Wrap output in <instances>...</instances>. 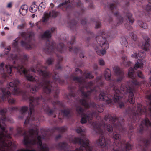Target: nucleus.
I'll return each instance as SVG.
<instances>
[{
  "label": "nucleus",
  "mask_w": 151,
  "mask_h": 151,
  "mask_svg": "<svg viewBox=\"0 0 151 151\" xmlns=\"http://www.w3.org/2000/svg\"><path fill=\"white\" fill-rule=\"evenodd\" d=\"M4 64L3 63H1L0 65V72L1 74H5L7 73L8 74H11L12 69L14 68H16L20 74L23 73L26 78L28 81H35L36 82L39 81L36 76H34L33 75L29 73L31 71L34 72H37L40 76L44 77L47 78L49 77L50 74L46 71H43L40 68H41V65L40 63H38L36 65L33 66L29 70L25 69L22 65H18L17 66H13L9 65H5V70L3 68Z\"/></svg>",
  "instance_id": "nucleus-1"
},
{
  "label": "nucleus",
  "mask_w": 151,
  "mask_h": 151,
  "mask_svg": "<svg viewBox=\"0 0 151 151\" xmlns=\"http://www.w3.org/2000/svg\"><path fill=\"white\" fill-rule=\"evenodd\" d=\"M131 84L132 86L131 87H126L125 85L122 84L121 85V91H122L123 93L120 91L118 89L117 86H113L112 88L114 91V96L113 98H112V99L110 98H109L104 93H101L99 94V99L101 101H106L108 104L111 102L113 100L115 102H117L120 99L121 93L125 94L128 93L129 101L131 104H133L135 102L133 93L135 92L136 88L140 85V83L136 81H135L132 82Z\"/></svg>",
  "instance_id": "nucleus-2"
},
{
  "label": "nucleus",
  "mask_w": 151,
  "mask_h": 151,
  "mask_svg": "<svg viewBox=\"0 0 151 151\" xmlns=\"http://www.w3.org/2000/svg\"><path fill=\"white\" fill-rule=\"evenodd\" d=\"M76 110L77 112L81 115V122L82 124L86 123L87 121L91 124V127L98 134L103 135L104 134V129H105L109 132H112L113 129L111 126L110 124L105 125L103 122L102 123H96L93 122L91 123V119L93 116H97V113L95 112L92 113H87L86 115L83 114V109L80 106H78L76 107Z\"/></svg>",
  "instance_id": "nucleus-3"
},
{
  "label": "nucleus",
  "mask_w": 151,
  "mask_h": 151,
  "mask_svg": "<svg viewBox=\"0 0 151 151\" xmlns=\"http://www.w3.org/2000/svg\"><path fill=\"white\" fill-rule=\"evenodd\" d=\"M19 82L17 80H15L13 82H10L7 88H2L1 89L2 93H1V98L3 101H5L8 99V102L10 104H14L15 102L14 99L12 98H9L10 97L11 93L8 90V88L10 87L13 88L12 91V93L13 95L19 94L20 92V90L17 86L19 84Z\"/></svg>",
  "instance_id": "nucleus-4"
},
{
  "label": "nucleus",
  "mask_w": 151,
  "mask_h": 151,
  "mask_svg": "<svg viewBox=\"0 0 151 151\" xmlns=\"http://www.w3.org/2000/svg\"><path fill=\"white\" fill-rule=\"evenodd\" d=\"M73 80L78 82L81 85L80 86V91L85 98L87 97L91 94V91H92L91 88H92L94 84L93 82H90L86 85V81L82 78L74 77Z\"/></svg>",
  "instance_id": "nucleus-5"
},
{
  "label": "nucleus",
  "mask_w": 151,
  "mask_h": 151,
  "mask_svg": "<svg viewBox=\"0 0 151 151\" xmlns=\"http://www.w3.org/2000/svg\"><path fill=\"white\" fill-rule=\"evenodd\" d=\"M51 83V82L48 80H44L38 86L36 85L29 84L28 85L27 87L30 89L31 93H34L40 88L43 87L44 92L48 94L50 93L52 89Z\"/></svg>",
  "instance_id": "nucleus-6"
},
{
  "label": "nucleus",
  "mask_w": 151,
  "mask_h": 151,
  "mask_svg": "<svg viewBox=\"0 0 151 151\" xmlns=\"http://www.w3.org/2000/svg\"><path fill=\"white\" fill-rule=\"evenodd\" d=\"M113 137L116 141L114 144V147L113 151H119L118 149L122 150V151H127L131 149V146L129 143H122L120 142L121 136L116 132H114Z\"/></svg>",
  "instance_id": "nucleus-7"
},
{
  "label": "nucleus",
  "mask_w": 151,
  "mask_h": 151,
  "mask_svg": "<svg viewBox=\"0 0 151 151\" xmlns=\"http://www.w3.org/2000/svg\"><path fill=\"white\" fill-rule=\"evenodd\" d=\"M116 35V33H115L114 35L111 33V34L108 33H106L103 30L99 32L98 36L96 37V41L100 46L102 47L104 46L105 48L107 49L109 46L105 37L111 36L112 37H115Z\"/></svg>",
  "instance_id": "nucleus-8"
},
{
  "label": "nucleus",
  "mask_w": 151,
  "mask_h": 151,
  "mask_svg": "<svg viewBox=\"0 0 151 151\" xmlns=\"http://www.w3.org/2000/svg\"><path fill=\"white\" fill-rule=\"evenodd\" d=\"M137 111L136 110V108L135 107L132 108H129L128 111H126V114H129L132 116L131 118L135 119V118H136L138 115H140L143 114V113L145 112L146 111V109L144 106H143L141 104H138L137 106ZM130 116V115H129Z\"/></svg>",
  "instance_id": "nucleus-9"
},
{
  "label": "nucleus",
  "mask_w": 151,
  "mask_h": 151,
  "mask_svg": "<svg viewBox=\"0 0 151 151\" xmlns=\"http://www.w3.org/2000/svg\"><path fill=\"white\" fill-rule=\"evenodd\" d=\"M42 99V97H37L34 98L33 97H31L29 99L30 101V111L31 115L29 114L30 117L29 118V116H27L24 122V123L26 124L29 123L30 121L34 120V116L33 115H31L32 113L34 111V108L35 106L38 104L39 102L41 101Z\"/></svg>",
  "instance_id": "nucleus-10"
},
{
  "label": "nucleus",
  "mask_w": 151,
  "mask_h": 151,
  "mask_svg": "<svg viewBox=\"0 0 151 151\" xmlns=\"http://www.w3.org/2000/svg\"><path fill=\"white\" fill-rule=\"evenodd\" d=\"M80 102L82 105L86 108H88L89 107H92L99 112H101L103 111V107L102 106L96 105L94 103H91L89 105L84 99H81Z\"/></svg>",
  "instance_id": "nucleus-11"
},
{
  "label": "nucleus",
  "mask_w": 151,
  "mask_h": 151,
  "mask_svg": "<svg viewBox=\"0 0 151 151\" xmlns=\"http://www.w3.org/2000/svg\"><path fill=\"white\" fill-rule=\"evenodd\" d=\"M145 62L144 60H138L137 63L135 65V66L134 68L133 69L130 68L128 72V75L132 79L134 78L135 74L134 72V69H136V68H140L143 67V65L145 63Z\"/></svg>",
  "instance_id": "nucleus-12"
},
{
  "label": "nucleus",
  "mask_w": 151,
  "mask_h": 151,
  "mask_svg": "<svg viewBox=\"0 0 151 151\" xmlns=\"http://www.w3.org/2000/svg\"><path fill=\"white\" fill-rule=\"evenodd\" d=\"M100 135L101 136L96 141L97 145L102 148H104L106 147L108 148L109 147H110L111 141L110 140L106 141L103 135Z\"/></svg>",
  "instance_id": "nucleus-13"
},
{
  "label": "nucleus",
  "mask_w": 151,
  "mask_h": 151,
  "mask_svg": "<svg viewBox=\"0 0 151 151\" xmlns=\"http://www.w3.org/2000/svg\"><path fill=\"white\" fill-rule=\"evenodd\" d=\"M59 13L56 11L52 10L49 13L45 12L43 17V21L47 22L50 18H55L58 14Z\"/></svg>",
  "instance_id": "nucleus-14"
},
{
  "label": "nucleus",
  "mask_w": 151,
  "mask_h": 151,
  "mask_svg": "<svg viewBox=\"0 0 151 151\" xmlns=\"http://www.w3.org/2000/svg\"><path fill=\"white\" fill-rule=\"evenodd\" d=\"M114 72L117 76H119L117 79V82L121 81L124 78V73L122 70L118 66H114L113 68Z\"/></svg>",
  "instance_id": "nucleus-15"
},
{
  "label": "nucleus",
  "mask_w": 151,
  "mask_h": 151,
  "mask_svg": "<svg viewBox=\"0 0 151 151\" xmlns=\"http://www.w3.org/2000/svg\"><path fill=\"white\" fill-rule=\"evenodd\" d=\"M148 126H151V123L148 119L146 118L142 121L139 128V132L140 133L142 132L145 129V127Z\"/></svg>",
  "instance_id": "nucleus-16"
},
{
  "label": "nucleus",
  "mask_w": 151,
  "mask_h": 151,
  "mask_svg": "<svg viewBox=\"0 0 151 151\" xmlns=\"http://www.w3.org/2000/svg\"><path fill=\"white\" fill-rule=\"evenodd\" d=\"M46 48L44 49V51L46 52H52L53 51L54 42L51 39L48 40L46 42Z\"/></svg>",
  "instance_id": "nucleus-17"
},
{
  "label": "nucleus",
  "mask_w": 151,
  "mask_h": 151,
  "mask_svg": "<svg viewBox=\"0 0 151 151\" xmlns=\"http://www.w3.org/2000/svg\"><path fill=\"white\" fill-rule=\"evenodd\" d=\"M144 40L142 42L141 48L145 50H148L150 47V39L147 37H145L144 38Z\"/></svg>",
  "instance_id": "nucleus-18"
},
{
  "label": "nucleus",
  "mask_w": 151,
  "mask_h": 151,
  "mask_svg": "<svg viewBox=\"0 0 151 151\" xmlns=\"http://www.w3.org/2000/svg\"><path fill=\"white\" fill-rule=\"evenodd\" d=\"M29 37L26 38L25 41H22L21 42L22 45L27 49H31L33 47L31 43L29 40Z\"/></svg>",
  "instance_id": "nucleus-19"
},
{
  "label": "nucleus",
  "mask_w": 151,
  "mask_h": 151,
  "mask_svg": "<svg viewBox=\"0 0 151 151\" xmlns=\"http://www.w3.org/2000/svg\"><path fill=\"white\" fill-rule=\"evenodd\" d=\"M28 109L29 108L27 106H24L22 107L20 109V112L22 116H19V118L20 119H23L24 117H26V115H27V112Z\"/></svg>",
  "instance_id": "nucleus-20"
},
{
  "label": "nucleus",
  "mask_w": 151,
  "mask_h": 151,
  "mask_svg": "<svg viewBox=\"0 0 151 151\" xmlns=\"http://www.w3.org/2000/svg\"><path fill=\"white\" fill-rule=\"evenodd\" d=\"M55 29L54 28H52L50 30H47L41 36L42 38H49L51 37V33L53 32Z\"/></svg>",
  "instance_id": "nucleus-21"
},
{
  "label": "nucleus",
  "mask_w": 151,
  "mask_h": 151,
  "mask_svg": "<svg viewBox=\"0 0 151 151\" xmlns=\"http://www.w3.org/2000/svg\"><path fill=\"white\" fill-rule=\"evenodd\" d=\"M95 44V43L94 44V45H93V47L95 49V50H96V53L98 55H103L105 54L106 53V51L105 50V48H104V49H103L102 50H99V47H98Z\"/></svg>",
  "instance_id": "nucleus-22"
},
{
  "label": "nucleus",
  "mask_w": 151,
  "mask_h": 151,
  "mask_svg": "<svg viewBox=\"0 0 151 151\" xmlns=\"http://www.w3.org/2000/svg\"><path fill=\"white\" fill-rule=\"evenodd\" d=\"M104 76L105 79L108 81L110 80L111 78V71L109 69H107L105 71Z\"/></svg>",
  "instance_id": "nucleus-23"
},
{
  "label": "nucleus",
  "mask_w": 151,
  "mask_h": 151,
  "mask_svg": "<svg viewBox=\"0 0 151 151\" xmlns=\"http://www.w3.org/2000/svg\"><path fill=\"white\" fill-rule=\"evenodd\" d=\"M28 7L26 5H23L21 7L19 12L20 14L22 15H25L27 13Z\"/></svg>",
  "instance_id": "nucleus-24"
},
{
  "label": "nucleus",
  "mask_w": 151,
  "mask_h": 151,
  "mask_svg": "<svg viewBox=\"0 0 151 151\" xmlns=\"http://www.w3.org/2000/svg\"><path fill=\"white\" fill-rule=\"evenodd\" d=\"M37 6L35 4V2H33L31 6L29 8V11L32 13H34L37 9Z\"/></svg>",
  "instance_id": "nucleus-25"
},
{
  "label": "nucleus",
  "mask_w": 151,
  "mask_h": 151,
  "mask_svg": "<svg viewBox=\"0 0 151 151\" xmlns=\"http://www.w3.org/2000/svg\"><path fill=\"white\" fill-rule=\"evenodd\" d=\"M120 43L123 47H127L128 46V42L126 38L122 37L121 38V40L120 41Z\"/></svg>",
  "instance_id": "nucleus-26"
},
{
  "label": "nucleus",
  "mask_w": 151,
  "mask_h": 151,
  "mask_svg": "<svg viewBox=\"0 0 151 151\" xmlns=\"http://www.w3.org/2000/svg\"><path fill=\"white\" fill-rule=\"evenodd\" d=\"M104 119L106 121L112 120L114 121L115 122H116L117 120V119L115 118H114L111 115L108 114L104 118Z\"/></svg>",
  "instance_id": "nucleus-27"
},
{
  "label": "nucleus",
  "mask_w": 151,
  "mask_h": 151,
  "mask_svg": "<svg viewBox=\"0 0 151 151\" xmlns=\"http://www.w3.org/2000/svg\"><path fill=\"white\" fill-rule=\"evenodd\" d=\"M111 9L112 11V12L114 13L115 16L117 15L118 14V12L117 11L116 8L115 6H114V4H111L110 5Z\"/></svg>",
  "instance_id": "nucleus-28"
},
{
  "label": "nucleus",
  "mask_w": 151,
  "mask_h": 151,
  "mask_svg": "<svg viewBox=\"0 0 151 151\" xmlns=\"http://www.w3.org/2000/svg\"><path fill=\"white\" fill-rule=\"evenodd\" d=\"M64 45L63 43H60L57 46L55 49L59 52H62L63 50L64 49Z\"/></svg>",
  "instance_id": "nucleus-29"
},
{
  "label": "nucleus",
  "mask_w": 151,
  "mask_h": 151,
  "mask_svg": "<svg viewBox=\"0 0 151 151\" xmlns=\"http://www.w3.org/2000/svg\"><path fill=\"white\" fill-rule=\"evenodd\" d=\"M123 60V63H124V65L126 67H128L130 64V62L127 61V58L126 57L124 56L122 58Z\"/></svg>",
  "instance_id": "nucleus-30"
},
{
  "label": "nucleus",
  "mask_w": 151,
  "mask_h": 151,
  "mask_svg": "<svg viewBox=\"0 0 151 151\" xmlns=\"http://www.w3.org/2000/svg\"><path fill=\"white\" fill-rule=\"evenodd\" d=\"M138 24L139 26L142 28L146 29L148 27L147 24L144 23L141 21H139L138 22Z\"/></svg>",
  "instance_id": "nucleus-31"
},
{
  "label": "nucleus",
  "mask_w": 151,
  "mask_h": 151,
  "mask_svg": "<svg viewBox=\"0 0 151 151\" xmlns=\"http://www.w3.org/2000/svg\"><path fill=\"white\" fill-rule=\"evenodd\" d=\"M126 17L128 18L130 23L132 24L134 22V20L132 17V14L129 13H127L126 15Z\"/></svg>",
  "instance_id": "nucleus-32"
},
{
  "label": "nucleus",
  "mask_w": 151,
  "mask_h": 151,
  "mask_svg": "<svg viewBox=\"0 0 151 151\" xmlns=\"http://www.w3.org/2000/svg\"><path fill=\"white\" fill-rule=\"evenodd\" d=\"M53 62V59L52 58H48L46 61L45 64L50 65H52Z\"/></svg>",
  "instance_id": "nucleus-33"
},
{
  "label": "nucleus",
  "mask_w": 151,
  "mask_h": 151,
  "mask_svg": "<svg viewBox=\"0 0 151 151\" xmlns=\"http://www.w3.org/2000/svg\"><path fill=\"white\" fill-rule=\"evenodd\" d=\"M70 2V0H68L67 1L60 3L58 6V8L62 7L63 6L67 5Z\"/></svg>",
  "instance_id": "nucleus-34"
},
{
  "label": "nucleus",
  "mask_w": 151,
  "mask_h": 151,
  "mask_svg": "<svg viewBox=\"0 0 151 151\" xmlns=\"http://www.w3.org/2000/svg\"><path fill=\"white\" fill-rule=\"evenodd\" d=\"M11 59L10 60V61L11 60H12L13 63H15V60H17L18 59V57L16 55H11Z\"/></svg>",
  "instance_id": "nucleus-35"
},
{
  "label": "nucleus",
  "mask_w": 151,
  "mask_h": 151,
  "mask_svg": "<svg viewBox=\"0 0 151 151\" xmlns=\"http://www.w3.org/2000/svg\"><path fill=\"white\" fill-rule=\"evenodd\" d=\"M138 56H139L140 58H143L146 56V54L145 52L144 51L139 52V53Z\"/></svg>",
  "instance_id": "nucleus-36"
},
{
  "label": "nucleus",
  "mask_w": 151,
  "mask_h": 151,
  "mask_svg": "<svg viewBox=\"0 0 151 151\" xmlns=\"http://www.w3.org/2000/svg\"><path fill=\"white\" fill-rule=\"evenodd\" d=\"M7 111V110L6 109H0V115H4V114L6 113Z\"/></svg>",
  "instance_id": "nucleus-37"
},
{
  "label": "nucleus",
  "mask_w": 151,
  "mask_h": 151,
  "mask_svg": "<svg viewBox=\"0 0 151 151\" xmlns=\"http://www.w3.org/2000/svg\"><path fill=\"white\" fill-rule=\"evenodd\" d=\"M137 75L139 77L141 78H144V76H143L142 72L140 71H138L137 72Z\"/></svg>",
  "instance_id": "nucleus-38"
},
{
  "label": "nucleus",
  "mask_w": 151,
  "mask_h": 151,
  "mask_svg": "<svg viewBox=\"0 0 151 151\" xmlns=\"http://www.w3.org/2000/svg\"><path fill=\"white\" fill-rule=\"evenodd\" d=\"M99 64L101 65H104L105 64V62L102 59H100L99 60Z\"/></svg>",
  "instance_id": "nucleus-39"
},
{
  "label": "nucleus",
  "mask_w": 151,
  "mask_h": 151,
  "mask_svg": "<svg viewBox=\"0 0 151 151\" xmlns=\"http://www.w3.org/2000/svg\"><path fill=\"white\" fill-rule=\"evenodd\" d=\"M59 130L62 132L65 131L67 129V127H63L60 128H58Z\"/></svg>",
  "instance_id": "nucleus-40"
},
{
  "label": "nucleus",
  "mask_w": 151,
  "mask_h": 151,
  "mask_svg": "<svg viewBox=\"0 0 151 151\" xmlns=\"http://www.w3.org/2000/svg\"><path fill=\"white\" fill-rule=\"evenodd\" d=\"M146 9L147 11H150L151 10V3H149L146 6Z\"/></svg>",
  "instance_id": "nucleus-41"
},
{
  "label": "nucleus",
  "mask_w": 151,
  "mask_h": 151,
  "mask_svg": "<svg viewBox=\"0 0 151 151\" xmlns=\"http://www.w3.org/2000/svg\"><path fill=\"white\" fill-rule=\"evenodd\" d=\"M62 112L66 116H67L70 113V111L68 109L65 110L64 111H62Z\"/></svg>",
  "instance_id": "nucleus-42"
},
{
  "label": "nucleus",
  "mask_w": 151,
  "mask_h": 151,
  "mask_svg": "<svg viewBox=\"0 0 151 151\" xmlns=\"http://www.w3.org/2000/svg\"><path fill=\"white\" fill-rule=\"evenodd\" d=\"M101 26V24L99 22H97L95 24V28L98 29L100 28Z\"/></svg>",
  "instance_id": "nucleus-43"
},
{
  "label": "nucleus",
  "mask_w": 151,
  "mask_h": 151,
  "mask_svg": "<svg viewBox=\"0 0 151 151\" xmlns=\"http://www.w3.org/2000/svg\"><path fill=\"white\" fill-rule=\"evenodd\" d=\"M85 77L87 78H93V76L90 73H87L85 76Z\"/></svg>",
  "instance_id": "nucleus-44"
},
{
  "label": "nucleus",
  "mask_w": 151,
  "mask_h": 151,
  "mask_svg": "<svg viewBox=\"0 0 151 151\" xmlns=\"http://www.w3.org/2000/svg\"><path fill=\"white\" fill-rule=\"evenodd\" d=\"M24 28V25L23 24H21L17 26V28L18 29H21Z\"/></svg>",
  "instance_id": "nucleus-45"
},
{
  "label": "nucleus",
  "mask_w": 151,
  "mask_h": 151,
  "mask_svg": "<svg viewBox=\"0 0 151 151\" xmlns=\"http://www.w3.org/2000/svg\"><path fill=\"white\" fill-rule=\"evenodd\" d=\"M132 57L134 58H138V55L136 53H134L131 56Z\"/></svg>",
  "instance_id": "nucleus-46"
},
{
  "label": "nucleus",
  "mask_w": 151,
  "mask_h": 151,
  "mask_svg": "<svg viewBox=\"0 0 151 151\" xmlns=\"http://www.w3.org/2000/svg\"><path fill=\"white\" fill-rule=\"evenodd\" d=\"M12 5V2H10L7 4V7L8 8H11Z\"/></svg>",
  "instance_id": "nucleus-47"
},
{
  "label": "nucleus",
  "mask_w": 151,
  "mask_h": 151,
  "mask_svg": "<svg viewBox=\"0 0 151 151\" xmlns=\"http://www.w3.org/2000/svg\"><path fill=\"white\" fill-rule=\"evenodd\" d=\"M76 4L78 6H80L81 4V1L79 0H78L77 1Z\"/></svg>",
  "instance_id": "nucleus-48"
},
{
  "label": "nucleus",
  "mask_w": 151,
  "mask_h": 151,
  "mask_svg": "<svg viewBox=\"0 0 151 151\" xmlns=\"http://www.w3.org/2000/svg\"><path fill=\"white\" fill-rule=\"evenodd\" d=\"M118 128H119V130L120 131H121L122 132V131L121 130V129H122V130L123 131H125V128H124L122 126H118Z\"/></svg>",
  "instance_id": "nucleus-49"
},
{
  "label": "nucleus",
  "mask_w": 151,
  "mask_h": 151,
  "mask_svg": "<svg viewBox=\"0 0 151 151\" xmlns=\"http://www.w3.org/2000/svg\"><path fill=\"white\" fill-rule=\"evenodd\" d=\"M17 109V107H11L9 108V110L11 111H13L16 110Z\"/></svg>",
  "instance_id": "nucleus-50"
},
{
  "label": "nucleus",
  "mask_w": 151,
  "mask_h": 151,
  "mask_svg": "<svg viewBox=\"0 0 151 151\" xmlns=\"http://www.w3.org/2000/svg\"><path fill=\"white\" fill-rule=\"evenodd\" d=\"M55 76L53 77V78L54 79L58 80L59 79V77L57 75V74H55Z\"/></svg>",
  "instance_id": "nucleus-51"
},
{
  "label": "nucleus",
  "mask_w": 151,
  "mask_h": 151,
  "mask_svg": "<svg viewBox=\"0 0 151 151\" xmlns=\"http://www.w3.org/2000/svg\"><path fill=\"white\" fill-rule=\"evenodd\" d=\"M17 45V42L15 40H14L13 43V45L14 47H16Z\"/></svg>",
  "instance_id": "nucleus-52"
},
{
  "label": "nucleus",
  "mask_w": 151,
  "mask_h": 151,
  "mask_svg": "<svg viewBox=\"0 0 151 151\" xmlns=\"http://www.w3.org/2000/svg\"><path fill=\"white\" fill-rule=\"evenodd\" d=\"M56 68L58 69H60L61 68V66L59 64L57 65L56 66Z\"/></svg>",
  "instance_id": "nucleus-53"
},
{
  "label": "nucleus",
  "mask_w": 151,
  "mask_h": 151,
  "mask_svg": "<svg viewBox=\"0 0 151 151\" xmlns=\"http://www.w3.org/2000/svg\"><path fill=\"white\" fill-rule=\"evenodd\" d=\"M22 57L23 59H24V60H26L28 58L27 56L26 55L24 54L23 55Z\"/></svg>",
  "instance_id": "nucleus-54"
},
{
  "label": "nucleus",
  "mask_w": 151,
  "mask_h": 151,
  "mask_svg": "<svg viewBox=\"0 0 151 151\" xmlns=\"http://www.w3.org/2000/svg\"><path fill=\"white\" fill-rule=\"evenodd\" d=\"M10 50V47H8L5 49V51L6 52L9 51Z\"/></svg>",
  "instance_id": "nucleus-55"
},
{
  "label": "nucleus",
  "mask_w": 151,
  "mask_h": 151,
  "mask_svg": "<svg viewBox=\"0 0 151 151\" xmlns=\"http://www.w3.org/2000/svg\"><path fill=\"white\" fill-rule=\"evenodd\" d=\"M119 106L120 108H122L124 107V104L123 103H121L119 104Z\"/></svg>",
  "instance_id": "nucleus-56"
},
{
  "label": "nucleus",
  "mask_w": 151,
  "mask_h": 151,
  "mask_svg": "<svg viewBox=\"0 0 151 151\" xmlns=\"http://www.w3.org/2000/svg\"><path fill=\"white\" fill-rule=\"evenodd\" d=\"M101 76L98 77L96 78V80L97 82H98L100 80L101 78Z\"/></svg>",
  "instance_id": "nucleus-57"
},
{
  "label": "nucleus",
  "mask_w": 151,
  "mask_h": 151,
  "mask_svg": "<svg viewBox=\"0 0 151 151\" xmlns=\"http://www.w3.org/2000/svg\"><path fill=\"white\" fill-rule=\"evenodd\" d=\"M61 137V135L60 134H59L56 136V139H59Z\"/></svg>",
  "instance_id": "nucleus-58"
},
{
  "label": "nucleus",
  "mask_w": 151,
  "mask_h": 151,
  "mask_svg": "<svg viewBox=\"0 0 151 151\" xmlns=\"http://www.w3.org/2000/svg\"><path fill=\"white\" fill-rule=\"evenodd\" d=\"M127 27V29L128 30H130V29H132V27L131 26H129V27Z\"/></svg>",
  "instance_id": "nucleus-59"
},
{
  "label": "nucleus",
  "mask_w": 151,
  "mask_h": 151,
  "mask_svg": "<svg viewBox=\"0 0 151 151\" xmlns=\"http://www.w3.org/2000/svg\"><path fill=\"white\" fill-rule=\"evenodd\" d=\"M55 111L54 110H51L49 111V113L50 114H52V113L54 112Z\"/></svg>",
  "instance_id": "nucleus-60"
},
{
  "label": "nucleus",
  "mask_w": 151,
  "mask_h": 151,
  "mask_svg": "<svg viewBox=\"0 0 151 151\" xmlns=\"http://www.w3.org/2000/svg\"><path fill=\"white\" fill-rule=\"evenodd\" d=\"M50 6L51 8H52L54 7V5L53 3H51L50 4Z\"/></svg>",
  "instance_id": "nucleus-61"
},
{
  "label": "nucleus",
  "mask_w": 151,
  "mask_h": 151,
  "mask_svg": "<svg viewBox=\"0 0 151 151\" xmlns=\"http://www.w3.org/2000/svg\"><path fill=\"white\" fill-rule=\"evenodd\" d=\"M76 71L77 72V71H79L80 72V73H81V70H80L78 69V68H76Z\"/></svg>",
  "instance_id": "nucleus-62"
},
{
  "label": "nucleus",
  "mask_w": 151,
  "mask_h": 151,
  "mask_svg": "<svg viewBox=\"0 0 151 151\" xmlns=\"http://www.w3.org/2000/svg\"><path fill=\"white\" fill-rule=\"evenodd\" d=\"M58 93V91H57V92H56V93L55 94V95L54 96V97H57V96H58V95H57V94Z\"/></svg>",
  "instance_id": "nucleus-63"
},
{
  "label": "nucleus",
  "mask_w": 151,
  "mask_h": 151,
  "mask_svg": "<svg viewBox=\"0 0 151 151\" xmlns=\"http://www.w3.org/2000/svg\"><path fill=\"white\" fill-rule=\"evenodd\" d=\"M17 22H18L17 20H14V22H13V24H14V23L17 24Z\"/></svg>",
  "instance_id": "nucleus-64"
}]
</instances>
